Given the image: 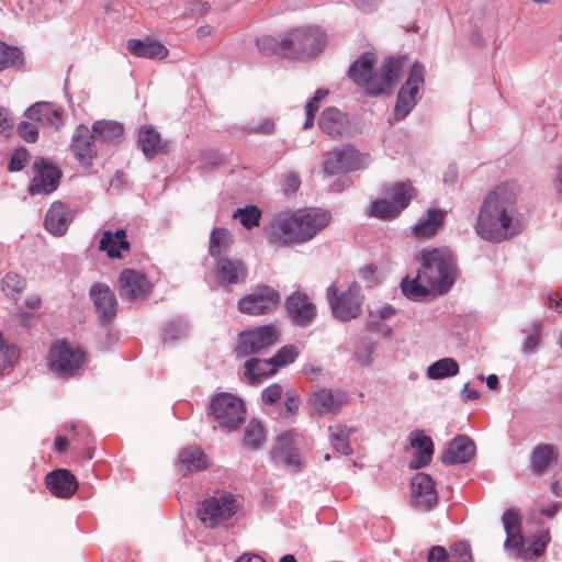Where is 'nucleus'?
Listing matches in <instances>:
<instances>
[{
  "instance_id": "f257e3e1",
  "label": "nucleus",
  "mask_w": 562,
  "mask_h": 562,
  "mask_svg": "<svg viewBox=\"0 0 562 562\" xmlns=\"http://www.w3.org/2000/svg\"><path fill=\"white\" fill-rule=\"evenodd\" d=\"M474 231L480 238L491 243H501L520 233L517 198L513 189L502 183L484 196Z\"/></svg>"
},
{
  "instance_id": "f03ea898",
  "label": "nucleus",
  "mask_w": 562,
  "mask_h": 562,
  "mask_svg": "<svg viewBox=\"0 0 562 562\" xmlns=\"http://www.w3.org/2000/svg\"><path fill=\"white\" fill-rule=\"evenodd\" d=\"M329 211L305 207L294 212H280L269 224V241L281 245L311 240L330 222Z\"/></svg>"
},
{
  "instance_id": "7ed1b4c3",
  "label": "nucleus",
  "mask_w": 562,
  "mask_h": 562,
  "mask_svg": "<svg viewBox=\"0 0 562 562\" xmlns=\"http://www.w3.org/2000/svg\"><path fill=\"white\" fill-rule=\"evenodd\" d=\"M374 61V54L367 52L357 58L348 70L349 78L372 97L389 92L400 81L403 69V58L389 57L379 72H372Z\"/></svg>"
},
{
  "instance_id": "20e7f679",
  "label": "nucleus",
  "mask_w": 562,
  "mask_h": 562,
  "mask_svg": "<svg viewBox=\"0 0 562 562\" xmlns=\"http://www.w3.org/2000/svg\"><path fill=\"white\" fill-rule=\"evenodd\" d=\"M418 278L432 291L447 293L457 279V263L452 251L447 247L424 249L420 254Z\"/></svg>"
},
{
  "instance_id": "39448f33",
  "label": "nucleus",
  "mask_w": 562,
  "mask_h": 562,
  "mask_svg": "<svg viewBox=\"0 0 562 562\" xmlns=\"http://www.w3.org/2000/svg\"><path fill=\"white\" fill-rule=\"evenodd\" d=\"M284 58L310 60L324 48L325 34L316 26L294 27L283 36Z\"/></svg>"
},
{
  "instance_id": "423d86ee",
  "label": "nucleus",
  "mask_w": 562,
  "mask_h": 562,
  "mask_svg": "<svg viewBox=\"0 0 562 562\" xmlns=\"http://www.w3.org/2000/svg\"><path fill=\"white\" fill-rule=\"evenodd\" d=\"M209 409L218 426L228 431L238 429L246 419L244 401L232 393L221 392L213 395Z\"/></svg>"
},
{
  "instance_id": "0eeeda50",
  "label": "nucleus",
  "mask_w": 562,
  "mask_h": 562,
  "mask_svg": "<svg viewBox=\"0 0 562 562\" xmlns=\"http://www.w3.org/2000/svg\"><path fill=\"white\" fill-rule=\"evenodd\" d=\"M326 299L333 316L340 322L357 318L362 312L363 294L357 282L350 283L347 290L338 292L333 283L326 289Z\"/></svg>"
},
{
  "instance_id": "6e6552de",
  "label": "nucleus",
  "mask_w": 562,
  "mask_h": 562,
  "mask_svg": "<svg viewBox=\"0 0 562 562\" xmlns=\"http://www.w3.org/2000/svg\"><path fill=\"white\" fill-rule=\"evenodd\" d=\"M86 355L79 347L58 340L54 342L48 352L49 369L60 378L76 375L85 363Z\"/></svg>"
},
{
  "instance_id": "1a4fd4ad",
  "label": "nucleus",
  "mask_w": 562,
  "mask_h": 562,
  "mask_svg": "<svg viewBox=\"0 0 562 562\" xmlns=\"http://www.w3.org/2000/svg\"><path fill=\"white\" fill-rule=\"evenodd\" d=\"M237 509L238 503L235 495L228 492H218L200 504L198 516L206 527L214 528L232 518Z\"/></svg>"
},
{
  "instance_id": "9d476101",
  "label": "nucleus",
  "mask_w": 562,
  "mask_h": 562,
  "mask_svg": "<svg viewBox=\"0 0 562 562\" xmlns=\"http://www.w3.org/2000/svg\"><path fill=\"white\" fill-rule=\"evenodd\" d=\"M425 85V68L422 64L415 63L409 71L405 83L397 92L394 106V117L396 121L404 120L417 104L420 99V90Z\"/></svg>"
},
{
  "instance_id": "9b49d317",
  "label": "nucleus",
  "mask_w": 562,
  "mask_h": 562,
  "mask_svg": "<svg viewBox=\"0 0 562 562\" xmlns=\"http://www.w3.org/2000/svg\"><path fill=\"white\" fill-rule=\"evenodd\" d=\"M279 337V329L271 324L241 331L235 349L236 357L245 358L254 353L263 352L276 345Z\"/></svg>"
},
{
  "instance_id": "f8f14e48",
  "label": "nucleus",
  "mask_w": 562,
  "mask_h": 562,
  "mask_svg": "<svg viewBox=\"0 0 562 562\" xmlns=\"http://www.w3.org/2000/svg\"><path fill=\"white\" fill-rule=\"evenodd\" d=\"M369 164L370 156L368 154H362L352 147H345L327 153L323 162V170L328 176H335L363 169Z\"/></svg>"
},
{
  "instance_id": "ddd939ff",
  "label": "nucleus",
  "mask_w": 562,
  "mask_h": 562,
  "mask_svg": "<svg viewBox=\"0 0 562 562\" xmlns=\"http://www.w3.org/2000/svg\"><path fill=\"white\" fill-rule=\"evenodd\" d=\"M33 176L27 187L30 195L50 194L60 182L61 171L45 158H36L32 165Z\"/></svg>"
},
{
  "instance_id": "4468645a",
  "label": "nucleus",
  "mask_w": 562,
  "mask_h": 562,
  "mask_svg": "<svg viewBox=\"0 0 562 562\" xmlns=\"http://www.w3.org/2000/svg\"><path fill=\"white\" fill-rule=\"evenodd\" d=\"M280 302L278 291L268 285L258 286L238 301V308L248 315H263L274 311Z\"/></svg>"
},
{
  "instance_id": "2eb2a0df",
  "label": "nucleus",
  "mask_w": 562,
  "mask_h": 562,
  "mask_svg": "<svg viewBox=\"0 0 562 562\" xmlns=\"http://www.w3.org/2000/svg\"><path fill=\"white\" fill-rule=\"evenodd\" d=\"M153 284L148 277L135 269H124L119 277V293L122 300L136 302L146 299Z\"/></svg>"
},
{
  "instance_id": "dca6fc26",
  "label": "nucleus",
  "mask_w": 562,
  "mask_h": 562,
  "mask_svg": "<svg viewBox=\"0 0 562 562\" xmlns=\"http://www.w3.org/2000/svg\"><path fill=\"white\" fill-rule=\"evenodd\" d=\"M94 310L102 325H108L117 312V300L109 285L94 283L89 291Z\"/></svg>"
},
{
  "instance_id": "f3484780",
  "label": "nucleus",
  "mask_w": 562,
  "mask_h": 562,
  "mask_svg": "<svg viewBox=\"0 0 562 562\" xmlns=\"http://www.w3.org/2000/svg\"><path fill=\"white\" fill-rule=\"evenodd\" d=\"M97 138L83 124H79L71 138L70 149L76 159L83 166H90L98 155Z\"/></svg>"
},
{
  "instance_id": "a211bd4d",
  "label": "nucleus",
  "mask_w": 562,
  "mask_h": 562,
  "mask_svg": "<svg viewBox=\"0 0 562 562\" xmlns=\"http://www.w3.org/2000/svg\"><path fill=\"white\" fill-rule=\"evenodd\" d=\"M413 503L425 510L432 509L438 502V494L430 475L419 472L415 474L411 483Z\"/></svg>"
},
{
  "instance_id": "6ab92c4d",
  "label": "nucleus",
  "mask_w": 562,
  "mask_h": 562,
  "mask_svg": "<svg viewBox=\"0 0 562 562\" xmlns=\"http://www.w3.org/2000/svg\"><path fill=\"white\" fill-rule=\"evenodd\" d=\"M285 306L292 322L301 327L308 326L316 314L315 305L306 293H293L286 299Z\"/></svg>"
},
{
  "instance_id": "aec40b11",
  "label": "nucleus",
  "mask_w": 562,
  "mask_h": 562,
  "mask_svg": "<svg viewBox=\"0 0 562 562\" xmlns=\"http://www.w3.org/2000/svg\"><path fill=\"white\" fill-rule=\"evenodd\" d=\"M475 443L465 435H459L451 440L441 453V461L446 465L468 463L475 456Z\"/></svg>"
},
{
  "instance_id": "412c9836",
  "label": "nucleus",
  "mask_w": 562,
  "mask_h": 562,
  "mask_svg": "<svg viewBox=\"0 0 562 562\" xmlns=\"http://www.w3.org/2000/svg\"><path fill=\"white\" fill-rule=\"evenodd\" d=\"M347 402L345 393H334L326 387L314 391L310 396V406L312 415H328L337 413L341 406Z\"/></svg>"
},
{
  "instance_id": "4be33fe9",
  "label": "nucleus",
  "mask_w": 562,
  "mask_h": 562,
  "mask_svg": "<svg viewBox=\"0 0 562 562\" xmlns=\"http://www.w3.org/2000/svg\"><path fill=\"white\" fill-rule=\"evenodd\" d=\"M48 491L56 497L69 498L78 488L76 476L66 469H57L45 477Z\"/></svg>"
},
{
  "instance_id": "5701e85b",
  "label": "nucleus",
  "mask_w": 562,
  "mask_h": 562,
  "mask_svg": "<svg viewBox=\"0 0 562 562\" xmlns=\"http://www.w3.org/2000/svg\"><path fill=\"white\" fill-rule=\"evenodd\" d=\"M169 142H164L160 134L151 126L144 125L138 130L137 145L146 159L151 160L159 154H168Z\"/></svg>"
},
{
  "instance_id": "b1692460",
  "label": "nucleus",
  "mask_w": 562,
  "mask_h": 562,
  "mask_svg": "<svg viewBox=\"0 0 562 562\" xmlns=\"http://www.w3.org/2000/svg\"><path fill=\"white\" fill-rule=\"evenodd\" d=\"M215 273L218 283L224 288L241 283L247 278V268L240 260L216 258Z\"/></svg>"
},
{
  "instance_id": "393cba45",
  "label": "nucleus",
  "mask_w": 562,
  "mask_h": 562,
  "mask_svg": "<svg viewBox=\"0 0 562 562\" xmlns=\"http://www.w3.org/2000/svg\"><path fill=\"white\" fill-rule=\"evenodd\" d=\"M271 458L276 464L284 465L293 471L299 470L302 465L300 454L292 445L290 432L278 437L276 446L271 450Z\"/></svg>"
},
{
  "instance_id": "a878e982",
  "label": "nucleus",
  "mask_w": 562,
  "mask_h": 562,
  "mask_svg": "<svg viewBox=\"0 0 562 562\" xmlns=\"http://www.w3.org/2000/svg\"><path fill=\"white\" fill-rule=\"evenodd\" d=\"M24 114L30 121L38 122L43 126L58 128L63 125L61 109L52 102H36L27 108Z\"/></svg>"
},
{
  "instance_id": "bb28decb",
  "label": "nucleus",
  "mask_w": 562,
  "mask_h": 562,
  "mask_svg": "<svg viewBox=\"0 0 562 562\" xmlns=\"http://www.w3.org/2000/svg\"><path fill=\"white\" fill-rule=\"evenodd\" d=\"M74 220L71 209L61 203L54 202L45 216V228L55 236L64 235Z\"/></svg>"
},
{
  "instance_id": "cd10ccee",
  "label": "nucleus",
  "mask_w": 562,
  "mask_h": 562,
  "mask_svg": "<svg viewBox=\"0 0 562 562\" xmlns=\"http://www.w3.org/2000/svg\"><path fill=\"white\" fill-rule=\"evenodd\" d=\"M408 439L412 448L415 449V454L409 462V468L417 470L427 467L434 456V442L431 438L420 430H414L409 434Z\"/></svg>"
},
{
  "instance_id": "c85d7f7f",
  "label": "nucleus",
  "mask_w": 562,
  "mask_h": 562,
  "mask_svg": "<svg viewBox=\"0 0 562 562\" xmlns=\"http://www.w3.org/2000/svg\"><path fill=\"white\" fill-rule=\"evenodd\" d=\"M318 126L329 136H341L347 131V116L337 108L325 109L318 119Z\"/></svg>"
},
{
  "instance_id": "c756f323",
  "label": "nucleus",
  "mask_w": 562,
  "mask_h": 562,
  "mask_svg": "<svg viewBox=\"0 0 562 562\" xmlns=\"http://www.w3.org/2000/svg\"><path fill=\"white\" fill-rule=\"evenodd\" d=\"M382 193L390 198L393 205L402 213L416 196V190L409 182H395L392 184H385L382 189Z\"/></svg>"
},
{
  "instance_id": "7c9ffc66",
  "label": "nucleus",
  "mask_w": 562,
  "mask_h": 562,
  "mask_svg": "<svg viewBox=\"0 0 562 562\" xmlns=\"http://www.w3.org/2000/svg\"><path fill=\"white\" fill-rule=\"evenodd\" d=\"M446 213L439 209H429L426 218L419 220L413 227L412 233L417 238H430L443 225Z\"/></svg>"
},
{
  "instance_id": "2f4dec72",
  "label": "nucleus",
  "mask_w": 562,
  "mask_h": 562,
  "mask_svg": "<svg viewBox=\"0 0 562 562\" xmlns=\"http://www.w3.org/2000/svg\"><path fill=\"white\" fill-rule=\"evenodd\" d=\"M99 248L105 251L109 258H121L122 251L130 250L125 229L120 228L115 233L105 231L100 240Z\"/></svg>"
},
{
  "instance_id": "473e14b6",
  "label": "nucleus",
  "mask_w": 562,
  "mask_h": 562,
  "mask_svg": "<svg viewBox=\"0 0 562 562\" xmlns=\"http://www.w3.org/2000/svg\"><path fill=\"white\" fill-rule=\"evenodd\" d=\"M179 468L183 473L202 471L207 467V456L196 446H190L180 451Z\"/></svg>"
},
{
  "instance_id": "72a5a7b5",
  "label": "nucleus",
  "mask_w": 562,
  "mask_h": 562,
  "mask_svg": "<svg viewBox=\"0 0 562 562\" xmlns=\"http://www.w3.org/2000/svg\"><path fill=\"white\" fill-rule=\"evenodd\" d=\"M276 369L270 359L250 358L244 364V376L249 384L256 385L261 383L265 379L273 375Z\"/></svg>"
},
{
  "instance_id": "f704fd0d",
  "label": "nucleus",
  "mask_w": 562,
  "mask_h": 562,
  "mask_svg": "<svg viewBox=\"0 0 562 562\" xmlns=\"http://www.w3.org/2000/svg\"><path fill=\"white\" fill-rule=\"evenodd\" d=\"M127 50L136 57L145 58H165L168 54L167 48L157 41H143L131 38L126 44Z\"/></svg>"
},
{
  "instance_id": "c9c22d12",
  "label": "nucleus",
  "mask_w": 562,
  "mask_h": 562,
  "mask_svg": "<svg viewBox=\"0 0 562 562\" xmlns=\"http://www.w3.org/2000/svg\"><path fill=\"white\" fill-rule=\"evenodd\" d=\"M92 134L97 140L113 143L121 138L124 127L121 123L111 120L95 121L92 124Z\"/></svg>"
},
{
  "instance_id": "e433bc0d",
  "label": "nucleus",
  "mask_w": 562,
  "mask_h": 562,
  "mask_svg": "<svg viewBox=\"0 0 562 562\" xmlns=\"http://www.w3.org/2000/svg\"><path fill=\"white\" fill-rule=\"evenodd\" d=\"M557 459L553 446L549 443L538 445L530 456L531 469L535 473H542L549 464Z\"/></svg>"
},
{
  "instance_id": "4c0bfd02",
  "label": "nucleus",
  "mask_w": 562,
  "mask_h": 562,
  "mask_svg": "<svg viewBox=\"0 0 562 562\" xmlns=\"http://www.w3.org/2000/svg\"><path fill=\"white\" fill-rule=\"evenodd\" d=\"M233 243V236L231 232L223 227H215L210 235L209 254L213 258H222L231 244Z\"/></svg>"
},
{
  "instance_id": "58836bf2",
  "label": "nucleus",
  "mask_w": 562,
  "mask_h": 562,
  "mask_svg": "<svg viewBox=\"0 0 562 562\" xmlns=\"http://www.w3.org/2000/svg\"><path fill=\"white\" fill-rule=\"evenodd\" d=\"M459 364L453 358H442L427 368V376L430 380H441L454 376L459 373Z\"/></svg>"
},
{
  "instance_id": "ea45409f",
  "label": "nucleus",
  "mask_w": 562,
  "mask_h": 562,
  "mask_svg": "<svg viewBox=\"0 0 562 562\" xmlns=\"http://www.w3.org/2000/svg\"><path fill=\"white\" fill-rule=\"evenodd\" d=\"M401 288L403 294L415 302L425 300L429 295L430 291H432L430 286L418 278V276L413 280L404 278L401 282Z\"/></svg>"
},
{
  "instance_id": "a19ab883",
  "label": "nucleus",
  "mask_w": 562,
  "mask_h": 562,
  "mask_svg": "<svg viewBox=\"0 0 562 562\" xmlns=\"http://www.w3.org/2000/svg\"><path fill=\"white\" fill-rule=\"evenodd\" d=\"M329 440L335 450L341 454L348 456L352 453V449L349 443L350 428L346 426L336 425L329 426Z\"/></svg>"
},
{
  "instance_id": "79ce46f5",
  "label": "nucleus",
  "mask_w": 562,
  "mask_h": 562,
  "mask_svg": "<svg viewBox=\"0 0 562 562\" xmlns=\"http://www.w3.org/2000/svg\"><path fill=\"white\" fill-rule=\"evenodd\" d=\"M265 437V428L261 422L251 419L244 431V446L257 450L262 446Z\"/></svg>"
},
{
  "instance_id": "37998d69",
  "label": "nucleus",
  "mask_w": 562,
  "mask_h": 562,
  "mask_svg": "<svg viewBox=\"0 0 562 562\" xmlns=\"http://www.w3.org/2000/svg\"><path fill=\"white\" fill-rule=\"evenodd\" d=\"M400 214L391 200L386 198L374 200L370 204L369 215L371 217L387 221L396 218Z\"/></svg>"
},
{
  "instance_id": "c03bdc74",
  "label": "nucleus",
  "mask_w": 562,
  "mask_h": 562,
  "mask_svg": "<svg viewBox=\"0 0 562 562\" xmlns=\"http://www.w3.org/2000/svg\"><path fill=\"white\" fill-rule=\"evenodd\" d=\"M23 64V53L19 47L7 45L0 41V71L21 66Z\"/></svg>"
},
{
  "instance_id": "a18cd8bd",
  "label": "nucleus",
  "mask_w": 562,
  "mask_h": 562,
  "mask_svg": "<svg viewBox=\"0 0 562 562\" xmlns=\"http://www.w3.org/2000/svg\"><path fill=\"white\" fill-rule=\"evenodd\" d=\"M25 286V279L15 272H8L1 280L2 292L12 300H18Z\"/></svg>"
},
{
  "instance_id": "49530a36",
  "label": "nucleus",
  "mask_w": 562,
  "mask_h": 562,
  "mask_svg": "<svg viewBox=\"0 0 562 562\" xmlns=\"http://www.w3.org/2000/svg\"><path fill=\"white\" fill-rule=\"evenodd\" d=\"M259 52L266 56L277 55L284 58L285 46L283 45V37L278 40L271 35H263L256 42Z\"/></svg>"
},
{
  "instance_id": "de8ad7c7",
  "label": "nucleus",
  "mask_w": 562,
  "mask_h": 562,
  "mask_svg": "<svg viewBox=\"0 0 562 562\" xmlns=\"http://www.w3.org/2000/svg\"><path fill=\"white\" fill-rule=\"evenodd\" d=\"M299 355L300 351L294 345H285L281 347L273 357L270 358V363H272L274 368L285 367L290 363H293Z\"/></svg>"
},
{
  "instance_id": "09e8293b",
  "label": "nucleus",
  "mask_w": 562,
  "mask_h": 562,
  "mask_svg": "<svg viewBox=\"0 0 562 562\" xmlns=\"http://www.w3.org/2000/svg\"><path fill=\"white\" fill-rule=\"evenodd\" d=\"M233 216L238 218L244 227L250 229L259 224L261 213L257 206L250 205L245 209H237Z\"/></svg>"
},
{
  "instance_id": "8fccbe9b",
  "label": "nucleus",
  "mask_w": 562,
  "mask_h": 562,
  "mask_svg": "<svg viewBox=\"0 0 562 562\" xmlns=\"http://www.w3.org/2000/svg\"><path fill=\"white\" fill-rule=\"evenodd\" d=\"M549 541H550V533L548 530L540 533L530 543L528 551L524 553V559L526 561L532 562L536 559H538L539 557H541L544 553Z\"/></svg>"
},
{
  "instance_id": "3c124183",
  "label": "nucleus",
  "mask_w": 562,
  "mask_h": 562,
  "mask_svg": "<svg viewBox=\"0 0 562 562\" xmlns=\"http://www.w3.org/2000/svg\"><path fill=\"white\" fill-rule=\"evenodd\" d=\"M502 521L506 535H520L521 533V517L513 508H508L503 513Z\"/></svg>"
},
{
  "instance_id": "603ef678",
  "label": "nucleus",
  "mask_w": 562,
  "mask_h": 562,
  "mask_svg": "<svg viewBox=\"0 0 562 562\" xmlns=\"http://www.w3.org/2000/svg\"><path fill=\"white\" fill-rule=\"evenodd\" d=\"M187 328V324L183 321L169 322L162 330V340L165 342L175 341L186 334Z\"/></svg>"
},
{
  "instance_id": "864d4df0",
  "label": "nucleus",
  "mask_w": 562,
  "mask_h": 562,
  "mask_svg": "<svg viewBox=\"0 0 562 562\" xmlns=\"http://www.w3.org/2000/svg\"><path fill=\"white\" fill-rule=\"evenodd\" d=\"M448 562H472L470 544L465 541L456 543L450 549Z\"/></svg>"
},
{
  "instance_id": "5fc2aeb1",
  "label": "nucleus",
  "mask_w": 562,
  "mask_h": 562,
  "mask_svg": "<svg viewBox=\"0 0 562 562\" xmlns=\"http://www.w3.org/2000/svg\"><path fill=\"white\" fill-rule=\"evenodd\" d=\"M30 159H31V155L26 148H23V147L16 148L10 157V160L8 164L9 171H11V172L21 171L26 166V164L29 162Z\"/></svg>"
},
{
  "instance_id": "6e6d98bb",
  "label": "nucleus",
  "mask_w": 562,
  "mask_h": 562,
  "mask_svg": "<svg viewBox=\"0 0 562 562\" xmlns=\"http://www.w3.org/2000/svg\"><path fill=\"white\" fill-rule=\"evenodd\" d=\"M504 542V550L510 557H522L524 558V539L520 535H506Z\"/></svg>"
},
{
  "instance_id": "4d7b16f0",
  "label": "nucleus",
  "mask_w": 562,
  "mask_h": 562,
  "mask_svg": "<svg viewBox=\"0 0 562 562\" xmlns=\"http://www.w3.org/2000/svg\"><path fill=\"white\" fill-rule=\"evenodd\" d=\"M540 341V333L537 326L524 330L522 348L525 352L531 353L536 350Z\"/></svg>"
},
{
  "instance_id": "13d9d810",
  "label": "nucleus",
  "mask_w": 562,
  "mask_h": 562,
  "mask_svg": "<svg viewBox=\"0 0 562 562\" xmlns=\"http://www.w3.org/2000/svg\"><path fill=\"white\" fill-rule=\"evenodd\" d=\"M245 132L249 134L271 135L274 132V122L271 119H263L255 124L250 123L245 127Z\"/></svg>"
},
{
  "instance_id": "bf43d9fd",
  "label": "nucleus",
  "mask_w": 562,
  "mask_h": 562,
  "mask_svg": "<svg viewBox=\"0 0 562 562\" xmlns=\"http://www.w3.org/2000/svg\"><path fill=\"white\" fill-rule=\"evenodd\" d=\"M282 394V386L279 383H273L262 390L261 398L265 404L273 405L281 400Z\"/></svg>"
},
{
  "instance_id": "052dcab7",
  "label": "nucleus",
  "mask_w": 562,
  "mask_h": 562,
  "mask_svg": "<svg viewBox=\"0 0 562 562\" xmlns=\"http://www.w3.org/2000/svg\"><path fill=\"white\" fill-rule=\"evenodd\" d=\"M18 133L27 143H34L38 138V128L33 122L19 123Z\"/></svg>"
},
{
  "instance_id": "680f3d73",
  "label": "nucleus",
  "mask_w": 562,
  "mask_h": 562,
  "mask_svg": "<svg viewBox=\"0 0 562 562\" xmlns=\"http://www.w3.org/2000/svg\"><path fill=\"white\" fill-rule=\"evenodd\" d=\"M374 344L366 342L359 347L355 352V359L362 367H368L372 362V353L374 352Z\"/></svg>"
},
{
  "instance_id": "e2e57ef3",
  "label": "nucleus",
  "mask_w": 562,
  "mask_h": 562,
  "mask_svg": "<svg viewBox=\"0 0 562 562\" xmlns=\"http://www.w3.org/2000/svg\"><path fill=\"white\" fill-rule=\"evenodd\" d=\"M300 186H301L300 176L296 172L291 171L283 179L282 190H283L284 194L291 195V194H294L299 190Z\"/></svg>"
},
{
  "instance_id": "0e129e2a",
  "label": "nucleus",
  "mask_w": 562,
  "mask_h": 562,
  "mask_svg": "<svg viewBox=\"0 0 562 562\" xmlns=\"http://www.w3.org/2000/svg\"><path fill=\"white\" fill-rule=\"evenodd\" d=\"M284 395H285L284 407L286 409L288 415L291 416V415L296 414L299 411L300 404H301V400H300L299 395L293 390H288L284 393Z\"/></svg>"
},
{
  "instance_id": "69168bd1",
  "label": "nucleus",
  "mask_w": 562,
  "mask_h": 562,
  "mask_svg": "<svg viewBox=\"0 0 562 562\" xmlns=\"http://www.w3.org/2000/svg\"><path fill=\"white\" fill-rule=\"evenodd\" d=\"M327 89H317L314 95L306 102L305 112H308L310 114H315L318 111L321 101L325 97H327Z\"/></svg>"
},
{
  "instance_id": "338daca9",
  "label": "nucleus",
  "mask_w": 562,
  "mask_h": 562,
  "mask_svg": "<svg viewBox=\"0 0 562 562\" xmlns=\"http://www.w3.org/2000/svg\"><path fill=\"white\" fill-rule=\"evenodd\" d=\"M12 128L13 123L8 112L3 108H0V138L10 136Z\"/></svg>"
},
{
  "instance_id": "774afa93",
  "label": "nucleus",
  "mask_w": 562,
  "mask_h": 562,
  "mask_svg": "<svg viewBox=\"0 0 562 562\" xmlns=\"http://www.w3.org/2000/svg\"><path fill=\"white\" fill-rule=\"evenodd\" d=\"M449 554L442 547L434 546L427 553V562H448Z\"/></svg>"
}]
</instances>
